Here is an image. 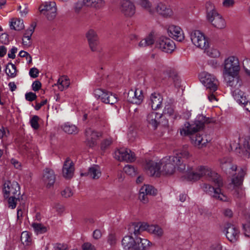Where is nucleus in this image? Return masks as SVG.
<instances>
[{
  "label": "nucleus",
  "instance_id": "nucleus-1",
  "mask_svg": "<svg viewBox=\"0 0 250 250\" xmlns=\"http://www.w3.org/2000/svg\"><path fill=\"white\" fill-rule=\"evenodd\" d=\"M189 154L184 147L183 149L174 152L173 156H166L160 161L161 172L163 175H170L174 173L176 167L178 170L182 172H186L185 178L188 181H196L202 177H205L208 180L212 182L215 188L209 184H204L203 186V190L206 193L211 197L222 201H227L228 197L223 193L221 188L223 183L221 177L214 171H212L207 167H198L195 171L188 168L186 170V165L184 163V159L189 157Z\"/></svg>",
  "mask_w": 250,
  "mask_h": 250
},
{
  "label": "nucleus",
  "instance_id": "nucleus-2",
  "mask_svg": "<svg viewBox=\"0 0 250 250\" xmlns=\"http://www.w3.org/2000/svg\"><path fill=\"white\" fill-rule=\"evenodd\" d=\"M210 122V119L203 115H199L196 117L194 123L189 124L187 122L184 127L181 130L182 135H190L191 143L198 148L206 146L208 141L207 135H201L199 133H195L204 127L206 123Z\"/></svg>",
  "mask_w": 250,
  "mask_h": 250
},
{
  "label": "nucleus",
  "instance_id": "nucleus-3",
  "mask_svg": "<svg viewBox=\"0 0 250 250\" xmlns=\"http://www.w3.org/2000/svg\"><path fill=\"white\" fill-rule=\"evenodd\" d=\"M220 164L222 168L227 174L233 175L229 188L234 190V194L237 197H242L245 194L242 184L246 174L245 169L242 168L237 169L236 166L232 164L231 159L229 158H223L221 160Z\"/></svg>",
  "mask_w": 250,
  "mask_h": 250
},
{
  "label": "nucleus",
  "instance_id": "nucleus-4",
  "mask_svg": "<svg viewBox=\"0 0 250 250\" xmlns=\"http://www.w3.org/2000/svg\"><path fill=\"white\" fill-rule=\"evenodd\" d=\"M240 70L239 60L234 56H230L225 60L223 76L225 81L229 86L242 85V81L236 77Z\"/></svg>",
  "mask_w": 250,
  "mask_h": 250
},
{
  "label": "nucleus",
  "instance_id": "nucleus-5",
  "mask_svg": "<svg viewBox=\"0 0 250 250\" xmlns=\"http://www.w3.org/2000/svg\"><path fill=\"white\" fill-rule=\"evenodd\" d=\"M129 233L134 235L140 234L144 230H147L156 236L161 237L164 233L163 229L157 225H148L141 222L133 223L128 226Z\"/></svg>",
  "mask_w": 250,
  "mask_h": 250
},
{
  "label": "nucleus",
  "instance_id": "nucleus-6",
  "mask_svg": "<svg viewBox=\"0 0 250 250\" xmlns=\"http://www.w3.org/2000/svg\"><path fill=\"white\" fill-rule=\"evenodd\" d=\"M200 80L209 92H214L217 89L218 81L213 75L204 72L200 75Z\"/></svg>",
  "mask_w": 250,
  "mask_h": 250
},
{
  "label": "nucleus",
  "instance_id": "nucleus-7",
  "mask_svg": "<svg viewBox=\"0 0 250 250\" xmlns=\"http://www.w3.org/2000/svg\"><path fill=\"white\" fill-rule=\"evenodd\" d=\"M94 94L96 98L100 99L102 102L105 104H113L118 101V98L116 94L101 88L96 89L94 91Z\"/></svg>",
  "mask_w": 250,
  "mask_h": 250
},
{
  "label": "nucleus",
  "instance_id": "nucleus-8",
  "mask_svg": "<svg viewBox=\"0 0 250 250\" xmlns=\"http://www.w3.org/2000/svg\"><path fill=\"white\" fill-rule=\"evenodd\" d=\"M192 42L197 47L207 50L208 47V42L204 35L199 30H193L190 34Z\"/></svg>",
  "mask_w": 250,
  "mask_h": 250
},
{
  "label": "nucleus",
  "instance_id": "nucleus-9",
  "mask_svg": "<svg viewBox=\"0 0 250 250\" xmlns=\"http://www.w3.org/2000/svg\"><path fill=\"white\" fill-rule=\"evenodd\" d=\"M20 187L17 182L7 181L5 182L2 190L4 197L20 196Z\"/></svg>",
  "mask_w": 250,
  "mask_h": 250
},
{
  "label": "nucleus",
  "instance_id": "nucleus-10",
  "mask_svg": "<svg viewBox=\"0 0 250 250\" xmlns=\"http://www.w3.org/2000/svg\"><path fill=\"white\" fill-rule=\"evenodd\" d=\"M40 12L45 15L47 19L51 21L56 16L57 8L55 2H46L39 7Z\"/></svg>",
  "mask_w": 250,
  "mask_h": 250
},
{
  "label": "nucleus",
  "instance_id": "nucleus-11",
  "mask_svg": "<svg viewBox=\"0 0 250 250\" xmlns=\"http://www.w3.org/2000/svg\"><path fill=\"white\" fill-rule=\"evenodd\" d=\"M231 150H234L241 156L249 157L250 155V141H244V144L231 143L230 145Z\"/></svg>",
  "mask_w": 250,
  "mask_h": 250
},
{
  "label": "nucleus",
  "instance_id": "nucleus-12",
  "mask_svg": "<svg viewBox=\"0 0 250 250\" xmlns=\"http://www.w3.org/2000/svg\"><path fill=\"white\" fill-rule=\"evenodd\" d=\"M156 46L162 51L171 53L175 49V45L173 41L166 37H161L156 42Z\"/></svg>",
  "mask_w": 250,
  "mask_h": 250
},
{
  "label": "nucleus",
  "instance_id": "nucleus-13",
  "mask_svg": "<svg viewBox=\"0 0 250 250\" xmlns=\"http://www.w3.org/2000/svg\"><path fill=\"white\" fill-rule=\"evenodd\" d=\"M114 157L119 161L132 162L134 161V153L130 149L122 148L115 151Z\"/></svg>",
  "mask_w": 250,
  "mask_h": 250
},
{
  "label": "nucleus",
  "instance_id": "nucleus-14",
  "mask_svg": "<svg viewBox=\"0 0 250 250\" xmlns=\"http://www.w3.org/2000/svg\"><path fill=\"white\" fill-rule=\"evenodd\" d=\"M157 190L153 186L149 185H145L140 189L139 198L143 203H146L148 201V196L149 195H156Z\"/></svg>",
  "mask_w": 250,
  "mask_h": 250
},
{
  "label": "nucleus",
  "instance_id": "nucleus-15",
  "mask_svg": "<svg viewBox=\"0 0 250 250\" xmlns=\"http://www.w3.org/2000/svg\"><path fill=\"white\" fill-rule=\"evenodd\" d=\"M224 231L226 237L231 243H234L238 239L240 232L234 225L230 223L227 224L225 226Z\"/></svg>",
  "mask_w": 250,
  "mask_h": 250
},
{
  "label": "nucleus",
  "instance_id": "nucleus-16",
  "mask_svg": "<svg viewBox=\"0 0 250 250\" xmlns=\"http://www.w3.org/2000/svg\"><path fill=\"white\" fill-rule=\"evenodd\" d=\"M208 20L216 28L223 29L226 27V23L222 16L217 12H212L208 14Z\"/></svg>",
  "mask_w": 250,
  "mask_h": 250
},
{
  "label": "nucleus",
  "instance_id": "nucleus-17",
  "mask_svg": "<svg viewBox=\"0 0 250 250\" xmlns=\"http://www.w3.org/2000/svg\"><path fill=\"white\" fill-rule=\"evenodd\" d=\"M145 168L147 174L151 176L158 177L162 174L160 162L158 163L152 160L148 161L146 163Z\"/></svg>",
  "mask_w": 250,
  "mask_h": 250
},
{
  "label": "nucleus",
  "instance_id": "nucleus-18",
  "mask_svg": "<svg viewBox=\"0 0 250 250\" xmlns=\"http://www.w3.org/2000/svg\"><path fill=\"white\" fill-rule=\"evenodd\" d=\"M120 10L125 16H132L135 12L134 5L130 0H123L120 3Z\"/></svg>",
  "mask_w": 250,
  "mask_h": 250
},
{
  "label": "nucleus",
  "instance_id": "nucleus-19",
  "mask_svg": "<svg viewBox=\"0 0 250 250\" xmlns=\"http://www.w3.org/2000/svg\"><path fill=\"white\" fill-rule=\"evenodd\" d=\"M74 164L72 161L69 158H66L64 162L62 173L63 176L66 179L71 178L74 174Z\"/></svg>",
  "mask_w": 250,
  "mask_h": 250
},
{
  "label": "nucleus",
  "instance_id": "nucleus-20",
  "mask_svg": "<svg viewBox=\"0 0 250 250\" xmlns=\"http://www.w3.org/2000/svg\"><path fill=\"white\" fill-rule=\"evenodd\" d=\"M85 136L87 145L92 147L96 145L97 140L101 136V134L91 128H88L85 130Z\"/></svg>",
  "mask_w": 250,
  "mask_h": 250
},
{
  "label": "nucleus",
  "instance_id": "nucleus-21",
  "mask_svg": "<svg viewBox=\"0 0 250 250\" xmlns=\"http://www.w3.org/2000/svg\"><path fill=\"white\" fill-rule=\"evenodd\" d=\"M143 99L142 90L136 89L135 90L131 89L129 91L127 97V101L132 104H139L141 103Z\"/></svg>",
  "mask_w": 250,
  "mask_h": 250
},
{
  "label": "nucleus",
  "instance_id": "nucleus-22",
  "mask_svg": "<svg viewBox=\"0 0 250 250\" xmlns=\"http://www.w3.org/2000/svg\"><path fill=\"white\" fill-rule=\"evenodd\" d=\"M154 13L164 17H169L172 15V11L168 6L162 1H158L155 4Z\"/></svg>",
  "mask_w": 250,
  "mask_h": 250
},
{
  "label": "nucleus",
  "instance_id": "nucleus-23",
  "mask_svg": "<svg viewBox=\"0 0 250 250\" xmlns=\"http://www.w3.org/2000/svg\"><path fill=\"white\" fill-rule=\"evenodd\" d=\"M242 86H236V83L234 84L231 89V93L234 100L241 104L242 103H245L247 99L245 93L242 91L239 88Z\"/></svg>",
  "mask_w": 250,
  "mask_h": 250
},
{
  "label": "nucleus",
  "instance_id": "nucleus-24",
  "mask_svg": "<svg viewBox=\"0 0 250 250\" xmlns=\"http://www.w3.org/2000/svg\"><path fill=\"white\" fill-rule=\"evenodd\" d=\"M167 32L171 37L178 42H182L184 39L183 32L179 26L170 25L168 28Z\"/></svg>",
  "mask_w": 250,
  "mask_h": 250
},
{
  "label": "nucleus",
  "instance_id": "nucleus-25",
  "mask_svg": "<svg viewBox=\"0 0 250 250\" xmlns=\"http://www.w3.org/2000/svg\"><path fill=\"white\" fill-rule=\"evenodd\" d=\"M86 37L88 41L89 47L91 51L97 50V46L98 44V37L95 31L90 29L86 34Z\"/></svg>",
  "mask_w": 250,
  "mask_h": 250
},
{
  "label": "nucleus",
  "instance_id": "nucleus-26",
  "mask_svg": "<svg viewBox=\"0 0 250 250\" xmlns=\"http://www.w3.org/2000/svg\"><path fill=\"white\" fill-rule=\"evenodd\" d=\"M42 180L47 188L52 186L56 180V175L54 171L49 168H46L44 170Z\"/></svg>",
  "mask_w": 250,
  "mask_h": 250
},
{
  "label": "nucleus",
  "instance_id": "nucleus-27",
  "mask_svg": "<svg viewBox=\"0 0 250 250\" xmlns=\"http://www.w3.org/2000/svg\"><path fill=\"white\" fill-rule=\"evenodd\" d=\"M162 116V114L152 111L147 115L146 121L149 125L155 129L159 124L160 119Z\"/></svg>",
  "mask_w": 250,
  "mask_h": 250
},
{
  "label": "nucleus",
  "instance_id": "nucleus-28",
  "mask_svg": "<svg viewBox=\"0 0 250 250\" xmlns=\"http://www.w3.org/2000/svg\"><path fill=\"white\" fill-rule=\"evenodd\" d=\"M138 235H135V238L130 235L125 236L123 238L122 244L125 250H135L136 237Z\"/></svg>",
  "mask_w": 250,
  "mask_h": 250
},
{
  "label": "nucleus",
  "instance_id": "nucleus-29",
  "mask_svg": "<svg viewBox=\"0 0 250 250\" xmlns=\"http://www.w3.org/2000/svg\"><path fill=\"white\" fill-rule=\"evenodd\" d=\"M162 101L161 95L159 93H154L151 95L149 104L153 110H157L161 107Z\"/></svg>",
  "mask_w": 250,
  "mask_h": 250
},
{
  "label": "nucleus",
  "instance_id": "nucleus-30",
  "mask_svg": "<svg viewBox=\"0 0 250 250\" xmlns=\"http://www.w3.org/2000/svg\"><path fill=\"white\" fill-rule=\"evenodd\" d=\"M81 175H86L93 179H97L101 175L100 168L98 165H93L89 168L87 172L82 173Z\"/></svg>",
  "mask_w": 250,
  "mask_h": 250
},
{
  "label": "nucleus",
  "instance_id": "nucleus-31",
  "mask_svg": "<svg viewBox=\"0 0 250 250\" xmlns=\"http://www.w3.org/2000/svg\"><path fill=\"white\" fill-rule=\"evenodd\" d=\"M150 242L139 237H136L135 250H146L149 246Z\"/></svg>",
  "mask_w": 250,
  "mask_h": 250
},
{
  "label": "nucleus",
  "instance_id": "nucleus-32",
  "mask_svg": "<svg viewBox=\"0 0 250 250\" xmlns=\"http://www.w3.org/2000/svg\"><path fill=\"white\" fill-rule=\"evenodd\" d=\"M244 216L247 223L243 225V230L245 236L250 238V209L246 210Z\"/></svg>",
  "mask_w": 250,
  "mask_h": 250
},
{
  "label": "nucleus",
  "instance_id": "nucleus-33",
  "mask_svg": "<svg viewBox=\"0 0 250 250\" xmlns=\"http://www.w3.org/2000/svg\"><path fill=\"white\" fill-rule=\"evenodd\" d=\"M55 85L58 86L60 90L63 91L64 89L69 87L70 85L69 79L67 76H62L58 79L57 83Z\"/></svg>",
  "mask_w": 250,
  "mask_h": 250
},
{
  "label": "nucleus",
  "instance_id": "nucleus-34",
  "mask_svg": "<svg viewBox=\"0 0 250 250\" xmlns=\"http://www.w3.org/2000/svg\"><path fill=\"white\" fill-rule=\"evenodd\" d=\"M83 3L87 6H90L96 9L102 8L104 5V0H83Z\"/></svg>",
  "mask_w": 250,
  "mask_h": 250
},
{
  "label": "nucleus",
  "instance_id": "nucleus-35",
  "mask_svg": "<svg viewBox=\"0 0 250 250\" xmlns=\"http://www.w3.org/2000/svg\"><path fill=\"white\" fill-rule=\"evenodd\" d=\"M62 128L65 133L69 134H76L79 131L78 128L75 125L69 122L65 123L62 126Z\"/></svg>",
  "mask_w": 250,
  "mask_h": 250
},
{
  "label": "nucleus",
  "instance_id": "nucleus-36",
  "mask_svg": "<svg viewBox=\"0 0 250 250\" xmlns=\"http://www.w3.org/2000/svg\"><path fill=\"white\" fill-rule=\"evenodd\" d=\"M154 42L155 39L154 35L151 33L146 38L141 41L139 43L138 46L140 47H144L153 44Z\"/></svg>",
  "mask_w": 250,
  "mask_h": 250
},
{
  "label": "nucleus",
  "instance_id": "nucleus-37",
  "mask_svg": "<svg viewBox=\"0 0 250 250\" xmlns=\"http://www.w3.org/2000/svg\"><path fill=\"white\" fill-rule=\"evenodd\" d=\"M138 3L149 13L151 14L154 13V9L152 8V4L148 0H139Z\"/></svg>",
  "mask_w": 250,
  "mask_h": 250
},
{
  "label": "nucleus",
  "instance_id": "nucleus-38",
  "mask_svg": "<svg viewBox=\"0 0 250 250\" xmlns=\"http://www.w3.org/2000/svg\"><path fill=\"white\" fill-rule=\"evenodd\" d=\"M11 29L15 30H21L24 28L23 21L22 20L13 19L10 24Z\"/></svg>",
  "mask_w": 250,
  "mask_h": 250
},
{
  "label": "nucleus",
  "instance_id": "nucleus-39",
  "mask_svg": "<svg viewBox=\"0 0 250 250\" xmlns=\"http://www.w3.org/2000/svg\"><path fill=\"white\" fill-rule=\"evenodd\" d=\"M31 226L34 232L37 234L44 233L47 230V228L41 223H33Z\"/></svg>",
  "mask_w": 250,
  "mask_h": 250
},
{
  "label": "nucleus",
  "instance_id": "nucleus-40",
  "mask_svg": "<svg viewBox=\"0 0 250 250\" xmlns=\"http://www.w3.org/2000/svg\"><path fill=\"white\" fill-rule=\"evenodd\" d=\"M16 66L11 62L8 63L5 68L6 74L11 78H14L16 76Z\"/></svg>",
  "mask_w": 250,
  "mask_h": 250
},
{
  "label": "nucleus",
  "instance_id": "nucleus-41",
  "mask_svg": "<svg viewBox=\"0 0 250 250\" xmlns=\"http://www.w3.org/2000/svg\"><path fill=\"white\" fill-rule=\"evenodd\" d=\"M163 114L165 115H167L171 117L174 119H177L179 117V115L175 113L173 108L170 105H167L165 106L164 109Z\"/></svg>",
  "mask_w": 250,
  "mask_h": 250
},
{
  "label": "nucleus",
  "instance_id": "nucleus-42",
  "mask_svg": "<svg viewBox=\"0 0 250 250\" xmlns=\"http://www.w3.org/2000/svg\"><path fill=\"white\" fill-rule=\"evenodd\" d=\"M4 198L7 200L8 206L9 208L11 209L16 208L17 201L19 200V196H9Z\"/></svg>",
  "mask_w": 250,
  "mask_h": 250
},
{
  "label": "nucleus",
  "instance_id": "nucleus-43",
  "mask_svg": "<svg viewBox=\"0 0 250 250\" xmlns=\"http://www.w3.org/2000/svg\"><path fill=\"white\" fill-rule=\"evenodd\" d=\"M21 243L26 246H28L31 244V238L27 231H23L21 233Z\"/></svg>",
  "mask_w": 250,
  "mask_h": 250
},
{
  "label": "nucleus",
  "instance_id": "nucleus-44",
  "mask_svg": "<svg viewBox=\"0 0 250 250\" xmlns=\"http://www.w3.org/2000/svg\"><path fill=\"white\" fill-rule=\"evenodd\" d=\"M124 171L127 174L134 176L136 174V170L134 167L130 165H126L124 168Z\"/></svg>",
  "mask_w": 250,
  "mask_h": 250
},
{
  "label": "nucleus",
  "instance_id": "nucleus-45",
  "mask_svg": "<svg viewBox=\"0 0 250 250\" xmlns=\"http://www.w3.org/2000/svg\"><path fill=\"white\" fill-rule=\"evenodd\" d=\"M29 146L30 145H28L25 146L24 148L27 154L31 156L35 155L37 156L38 155V151L37 148H36L35 147H34L33 148H29Z\"/></svg>",
  "mask_w": 250,
  "mask_h": 250
},
{
  "label": "nucleus",
  "instance_id": "nucleus-46",
  "mask_svg": "<svg viewBox=\"0 0 250 250\" xmlns=\"http://www.w3.org/2000/svg\"><path fill=\"white\" fill-rule=\"evenodd\" d=\"M39 120V117L35 115L33 116L30 120L31 126L35 129H37L39 127V125L38 123Z\"/></svg>",
  "mask_w": 250,
  "mask_h": 250
},
{
  "label": "nucleus",
  "instance_id": "nucleus-47",
  "mask_svg": "<svg viewBox=\"0 0 250 250\" xmlns=\"http://www.w3.org/2000/svg\"><path fill=\"white\" fill-rule=\"evenodd\" d=\"M208 56L212 58H217L220 56V52L216 49L211 48L208 50H205Z\"/></svg>",
  "mask_w": 250,
  "mask_h": 250
},
{
  "label": "nucleus",
  "instance_id": "nucleus-48",
  "mask_svg": "<svg viewBox=\"0 0 250 250\" xmlns=\"http://www.w3.org/2000/svg\"><path fill=\"white\" fill-rule=\"evenodd\" d=\"M243 65L246 73L250 76V60L245 59L243 62Z\"/></svg>",
  "mask_w": 250,
  "mask_h": 250
},
{
  "label": "nucleus",
  "instance_id": "nucleus-49",
  "mask_svg": "<svg viewBox=\"0 0 250 250\" xmlns=\"http://www.w3.org/2000/svg\"><path fill=\"white\" fill-rule=\"evenodd\" d=\"M107 243L111 246L115 245L116 243V241H117V239H116V237L115 235L112 233L109 234V235H108V237H107Z\"/></svg>",
  "mask_w": 250,
  "mask_h": 250
},
{
  "label": "nucleus",
  "instance_id": "nucleus-50",
  "mask_svg": "<svg viewBox=\"0 0 250 250\" xmlns=\"http://www.w3.org/2000/svg\"><path fill=\"white\" fill-rule=\"evenodd\" d=\"M206 9L207 11V18H208V14L212 12H217L214 9V6L211 2H207L206 4Z\"/></svg>",
  "mask_w": 250,
  "mask_h": 250
},
{
  "label": "nucleus",
  "instance_id": "nucleus-51",
  "mask_svg": "<svg viewBox=\"0 0 250 250\" xmlns=\"http://www.w3.org/2000/svg\"><path fill=\"white\" fill-rule=\"evenodd\" d=\"M73 193L71 190V189L69 188H65L63 191L62 192V195L65 198L69 197L72 196Z\"/></svg>",
  "mask_w": 250,
  "mask_h": 250
},
{
  "label": "nucleus",
  "instance_id": "nucleus-52",
  "mask_svg": "<svg viewBox=\"0 0 250 250\" xmlns=\"http://www.w3.org/2000/svg\"><path fill=\"white\" fill-rule=\"evenodd\" d=\"M25 99L30 102L33 101L37 98V96L35 93L33 92L26 93L25 95Z\"/></svg>",
  "mask_w": 250,
  "mask_h": 250
},
{
  "label": "nucleus",
  "instance_id": "nucleus-53",
  "mask_svg": "<svg viewBox=\"0 0 250 250\" xmlns=\"http://www.w3.org/2000/svg\"><path fill=\"white\" fill-rule=\"evenodd\" d=\"M19 55L22 58L25 57L26 59H29L28 63H30L32 62V57L26 51H21L19 54Z\"/></svg>",
  "mask_w": 250,
  "mask_h": 250
},
{
  "label": "nucleus",
  "instance_id": "nucleus-54",
  "mask_svg": "<svg viewBox=\"0 0 250 250\" xmlns=\"http://www.w3.org/2000/svg\"><path fill=\"white\" fill-rule=\"evenodd\" d=\"M111 143L112 140L110 139H106L104 140L101 144V149L103 150L105 149L111 145Z\"/></svg>",
  "mask_w": 250,
  "mask_h": 250
},
{
  "label": "nucleus",
  "instance_id": "nucleus-55",
  "mask_svg": "<svg viewBox=\"0 0 250 250\" xmlns=\"http://www.w3.org/2000/svg\"><path fill=\"white\" fill-rule=\"evenodd\" d=\"M35 25L32 24L31 26L26 30L23 36L25 37H31L35 29Z\"/></svg>",
  "mask_w": 250,
  "mask_h": 250
},
{
  "label": "nucleus",
  "instance_id": "nucleus-56",
  "mask_svg": "<svg viewBox=\"0 0 250 250\" xmlns=\"http://www.w3.org/2000/svg\"><path fill=\"white\" fill-rule=\"evenodd\" d=\"M102 233L100 229H96L94 230L92 234L93 238L95 240H98L101 238Z\"/></svg>",
  "mask_w": 250,
  "mask_h": 250
},
{
  "label": "nucleus",
  "instance_id": "nucleus-57",
  "mask_svg": "<svg viewBox=\"0 0 250 250\" xmlns=\"http://www.w3.org/2000/svg\"><path fill=\"white\" fill-rule=\"evenodd\" d=\"M39 71L38 69L35 67H33L30 69L29 71V75L31 77L35 78L38 76Z\"/></svg>",
  "mask_w": 250,
  "mask_h": 250
},
{
  "label": "nucleus",
  "instance_id": "nucleus-58",
  "mask_svg": "<svg viewBox=\"0 0 250 250\" xmlns=\"http://www.w3.org/2000/svg\"><path fill=\"white\" fill-rule=\"evenodd\" d=\"M54 248L55 250H67L68 249L67 245L60 243L56 244Z\"/></svg>",
  "mask_w": 250,
  "mask_h": 250
},
{
  "label": "nucleus",
  "instance_id": "nucleus-59",
  "mask_svg": "<svg viewBox=\"0 0 250 250\" xmlns=\"http://www.w3.org/2000/svg\"><path fill=\"white\" fill-rule=\"evenodd\" d=\"M41 83L39 81H36L32 83V89L34 91L39 90L41 87Z\"/></svg>",
  "mask_w": 250,
  "mask_h": 250
},
{
  "label": "nucleus",
  "instance_id": "nucleus-60",
  "mask_svg": "<svg viewBox=\"0 0 250 250\" xmlns=\"http://www.w3.org/2000/svg\"><path fill=\"white\" fill-rule=\"evenodd\" d=\"M18 49L16 47H13L8 54L9 58L14 59L16 57L15 53L17 52Z\"/></svg>",
  "mask_w": 250,
  "mask_h": 250
},
{
  "label": "nucleus",
  "instance_id": "nucleus-61",
  "mask_svg": "<svg viewBox=\"0 0 250 250\" xmlns=\"http://www.w3.org/2000/svg\"><path fill=\"white\" fill-rule=\"evenodd\" d=\"M83 250H96L95 247L88 243H84L83 245Z\"/></svg>",
  "mask_w": 250,
  "mask_h": 250
},
{
  "label": "nucleus",
  "instance_id": "nucleus-62",
  "mask_svg": "<svg viewBox=\"0 0 250 250\" xmlns=\"http://www.w3.org/2000/svg\"><path fill=\"white\" fill-rule=\"evenodd\" d=\"M234 3L233 0H224L223 4L225 7H229L232 6Z\"/></svg>",
  "mask_w": 250,
  "mask_h": 250
},
{
  "label": "nucleus",
  "instance_id": "nucleus-63",
  "mask_svg": "<svg viewBox=\"0 0 250 250\" xmlns=\"http://www.w3.org/2000/svg\"><path fill=\"white\" fill-rule=\"evenodd\" d=\"M208 63L213 68H216L219 65V64L215 59H211L209 60L208 61Z\"/></svg>",
  "mask_w": 250,
  "mask_h": 250
},
{
  "label": "nucleus",
  "instance_id": "nucleus-64",
  "mask_svg": "<svg viewBox=\"0 0 250 250\" xmlns=\"http://www.w3.org/2000/svg\"><path fill=\"white\" fill-rule=\"evenodd\" d=\"M246 101L245 103H242L241 105L243 106L246 110L250 112V101L248 99H246Z\"/></svg>",
  "mask_w": 250,
  "mask_h": 250
}]
</instances>
